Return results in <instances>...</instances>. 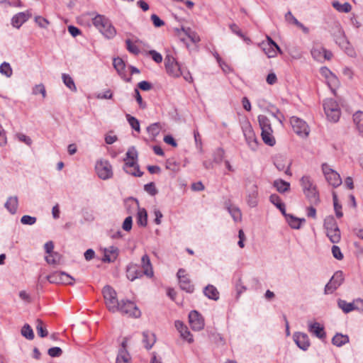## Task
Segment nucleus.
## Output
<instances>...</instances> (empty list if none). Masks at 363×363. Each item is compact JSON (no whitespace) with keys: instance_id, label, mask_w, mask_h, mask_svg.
<instances>
[{"instance_id":"43","label":"nucleus","mask_w":363,"mask_h":363,"mask_svg":"<svg viewBox=\"0 0 363 363\" xmlns=\"http://www.w3.org/2000/svg\"><path fill=\"white\" fill-rule=\"evenodd\" d=\"M162 127L160 123H155L147 128L148 133L154 138L160 134Z\"/></svg>"},{"instance_id":"21","label":"nucleus","mask_w":363,"mask_h":363,"mask_svg":"<svg viewBox=\"0 0 363 363\" xmlns=\"http://www.w3.org/2000/svg\"><path fill=\"white\" fill-rule=\"evenodd\" d=\"M141 262L142 267L143 269V273L145 274L147 277H152L153 270L149 256L147 255H144L141 258Z\"/></svg>"},{"instance_id":"37","label":"nucleus","mask_w":363,"mask_h":363,"mask_svg":"<svg viewBox=\"0 0 363 363\" xmlns=\"http://www.w3.org/2000/svg\"><path fill=\"white\" fill-rule=\"evenodd\" d=\"M337 305L345 313L354 311V301L352 303H347L345 300L339 299L337 301Z\"/></svg>"},{"instance_id":"57","label":"nucleus","mask_w":363,"mask_h":363,"mask_svg":"<svg viewBox=\"0 0 363 363\" xmlns=\"http://www.w3.org/2000/svg\"><path fill=\"white\" fill-rule=\"evenodd\" d=\"M35 21L38 25V26L43 28H47V27L50 24V22L48 19L40 16H36L35 18Z\"/></svg>"},{"instance_id":"1","label":"nucleus","mask_w":363,"mask_h":363,"mask_svg":"<svg viewBox=\"0 0 363 363\" xmlns=\"http://www.w3.org/2000/svg\"><path fill=\"white\" fill-rule=\"evenodd\" d=\"M300 184L306 198L311 205L317 206L320 202L317 186L309 176H303Z\"/></svg>"},{"instance_id":"58","label":"nucleus","mask_w":363,"mask_h":363,"mask_svg":"<svg viewBox=\"0 0 363 363\" xmlns=\"http://www.w3.org/2000/svg\"><path fill=\"white\" fill-rule=\"evenodd\" d=\"M33 94L37 95L41 94L43 98L46 96V91L45 86L43 84H39L35 86L33 89Z\"/></svg>"},{"instance_id":"42","label":"nucleus","mask_w":363,"mask_h":363,"mask_svg":"<svg viewBox=\"0 0 363 363\" xmlns=\"http://www.w3.org/2000/svg\"><path fill=\"white\" fill-rule=\"evenodd\" d=\"M113 65L117 72L120 75H123V70L125 67L124 61L120 57H116L113 59Z\"/></svg>"},{"instance_id":"27","label":"nucleus","mask_w":363,"mask_h":363,"mask_svg":"<svg viewBox=\"0 0 363 363\" xmlns=\"http://www.w3.org/2000/svg\"><path fill=\"white\" fill-rule=\"evenodd\" d=\"M273 186L276 188L277 191L281 194H284L290 190V184L282 179H276Z\"/></svg>"},{"instance_id":"36","label":"nucleus","mask_w":363,"mask_h":363,"mask_svg":"<svg viewBox=\"0 0 363 363\" xmlns=\"http://www.w3.org/2000/svg\"><path fill=\"white\" fill-rule=\"evenodd\" d=\"M324 228L325 230L335 229L340 230L335 218L332 216H327L324 220Z\"/></svg>"},{"instance_id":"19","label":"nucleus","mask_w":363,"mask_h":363,"mask_svg":"<svg viewBox=\"0 0 363 363\" xmlns=\"http://www.w3.org/2000/svg\"><path fill=\"white\" fill-rule=\"evenodd\" d=\"M262 49L269 58L277 56V52H281V49L277 43L265 44L262 43Z\"/></svg>"},{"instance_id":"26","label":"nucleus","mask_w":363,"mask_h":363,"mask_svg":"<svg viewBox=\"0 0 363 363\" xmlns=\"http://www.w3.org/2000/svg\"><path fill=\"white\" fill-rule=\"evenodd\" d=\"M325 179L328 182L334 187L340 186L342 183L340 174L335 171L330 172V173L325 177Z\"/></svg>"},{"instance_id":"41","label":"nucleus","mask_w":363,"mask_h":363,"mask_svg":"<svg viewBox=\"0 0 363 363\" xmlns=\"http://www.w3.org/2000/svg\"><path fill=\"white\" fill-rule=\"evenodd\" d=\"M332 5L337 11L340 12L349 13L352 9L351 5L347 2L342 4L338 1H333Z\"/></svg>"},{"instance_id":"44","label":"nucleus","mask_w":363,"mask_h":363,"mask_svg":"<svg viewBox=\"0 0 363 363\" xmlns=\"http://www.w3.org/2000/svg\"><path fill=\"white\" fill-rule=\"evenodd\" d=\"M21 335L26 339L31 340L34 338L33 330L28 324H25L21 330Z\"/></svg>"},{"instance_id":"14","label":"nucleus","mask_w":363,"mask_h":363,"mask_svg":"<svg viewBox=\"0 0 363 363\" xmlns=\"http://www.w3.org/2000/svg\"><path fill=\"white\" fill-rule=\"evenodd\" d=\"M294 339L300 349L306 350L308 348L310 342L309 338L306 333H297L294 335Z\"/></svg>"},{"instance_id":"59","label":"nucleus","mask_w":363,"mask_h":363,"mask_svg":"<svg viewBox=\"0 0 363 363\" xmlns=\"http://www.w3.org/2000/svg\"><path fill=\"white\" fill-rule=\"evenodd\" d=\"M74 279L69 274L62 272V282L63 284L73 285Z\"/></svg>"},{"instance_id":"63","label":"nucleus","mask_w":363,"mask_h":363,"mask_svg":"<svg viewBox=\"0 0 363 363\" xmlns=\"http://www.w3.org/2000/svg\"><path fill=\"white\" fill-rule=\"evenodd\" d=\"M133 218L132 216H128L123 221L122 228L125 231H130L132 229Z\"/></svg>"},{"instance_id":"62","label":"nucleus","mask_w":363,"mask_h":363,"mask_svg":"<svg viewBox=\"0 0 363 363\" xmlns=\"http://www.w3.org/2000/svg\"><path fill=\"white\" fill-rule=\"evenodd\" d=\"M125 43H126V45H127V49L130 52L135 54V55H138L139 53L140 50H139L138 48L136 45H133L131 43L130 40H129V39L126 40Z\"/></svg>"},{"instance_id":"50","label":"nucleus","mask_w":363,"mask_h":363,"mask_svg":"<svg viewBox=\"0 0 363 363\" xmlns=\"http://www.w3.org/2000/svg\"><path fill=\"white\" fill-rule=\"evenodd\" d=\"M228 210L235 221L237 222L241 220L242 213L238 208L230 206L228 208Z\"/></svg>"},{"instance_id":"3","label":"nucleus","mask_w":363,"mask_h":363,"mask_svg":"<svg viewBox=\"0 0 363 363\" xmlns=\"http://www.w3.org/2000/svg\"><path fill=\"white\" fill-rule=\"evenodd\" d=\"M323 108L329 121L336 123L339 121L341 111L336 101L333 99H327L323 103Z\"/></svg>"},{"instance_id":"45","label":"nucleus","mask_w":363,"mask_h":363,"mask_svg":"<svg viewBox=\"0 0 363 363\" xmlns=\"http://www.w3.org/2000/svg\"><path fill=\"white\" fill-rule=\"evenodd\" d=\"M325 52V48L321 46L314 47L311 50V55L314 59L318 61L323 60V54Z\"/></svg>"},{"instance_id":"25","label":"nucleus","mask_w":363,"mask_h":363,"mask_svg":"<svg viewBox=\"0 0 363 363\" xmlns=\"http://www.w3.org/2000/svg\"><path fill=\"white\" fill-rule=\"evenodd\" d=\"M308 330L310 333L314 334L317 337L323 339L325 337V333L323 327L318 323H314L309 325Z\"/></svg>"},{"instance_id":"24","label":"nucleus","mask_w":363,"mask_h":363,"mask_svg":"<svg viewBox=\"0 0 363 363\" xmlns=\"http://www.w3.org/2000/svg\"><path fill=\"white\" fill-rule=\"evenodd\" d=\"M353 122L359 133L363 137V112L357 111L353 115Z\"/></svg>"},{"instance_id":"22","label":"nucleus","mask_w":363,"mask_h":363,"mask_svg":"<svg viewBox=\"0 0 363 363\" xmlns=\"http://www.w3.org/2000/svg\"><path fill=\"white\" fill-rule=\"evenodd\" d=\"M155 342L156 337L154 333L149 331H145L143 333V342L147 350L151 349Z\"/></svg>"},{"instance_id":"12","label":"nucleus","mask_w":363,"mask_h":363,"mask_svg":"<svg viewBox=\"0 0 363 363\" xmlns=\"http://www.w3.org/2000/svg\"><path fill=\"white\" fill-rule=\"evenodd\" d=\"M167 72L172 77H177L181 74L180 67L174 57L167 55L164 60Z\"/></svg>"},{"instance_id":"55","label":"nucleus","mask_w":363,"mask_h":363,"mask_svg":"<svg viewBox=\"0 0 363 363\" xmlns=\"http://www.w3.org/2000/svg\"><path fill=\"white\" fill-rule=\"evenodd\" d=\"M15 136L20 142H22L28 146L31 145L33 143L32 139L29 136H27L23 133H18L16 134Z\"/></svg>"},{"instance_id":"38","label":"nucleus","mask_w":363,"mask_h":363,"mask_svg":"<svg viewBox=\"0 0 363 363\" xmlns=\"http://www.w3.org/2000/svg\"><path fill=\"white\" fill-rule=\"evenodd\" d=\"M130 357L126 350L120 349L116 363H130Z\"/></svg>"},{"instance_id":"16","label":"nucleus","mask_w":363,"mask_h":363,"mask_svg":"<svg viewBox=\"0 0 363 363\" xmlns=\"http://www.w3.org/2000/svg\"><path fill=\"white\" fill-rule=\"evenodd\" d=\"M175 327L179 332L181 337L189 343L194 341L192 335L188 328L180 320L175 321Z\"/></svg>"},{"instance_id":"54","label":"nucleus","mask_w":363,"mask_h":363,"mask_svg":"<svg viewBox=\"0 0 363 363\" xmlns=\"http://www.w3.org/2000/svg\"><path fill=\"white\" fill-rule=\"evenodd\" d=\"M60 259V255L57 252H53L45 257V260L48 264H57Z\"/></svg>"},{"instance_id":"8","label":"nucleus","mask_w":363,"mask_h":363,"mask_svg":"<svg viewBox=\"0 0 363 363\" xmlns=\"http://www.w3.org/2000/svg\"><path fill=\"white\" fill-rule=\"evenodd\" d=\"M290 123L294 131L301 137L306 138L309 135V128L307 123L302 119L292 116L290 118Z\"/></svg>"},{"instance_id":"34","label":"nucleus","mask_w":363,"mask_h":363,"mask_svg":"<svg viewBox=\"0 0 363 363\" xmlns=\"http://www.w3.org/2000/svg\"><path fill=\"white\" fill-rule=\"evenodd\" d=\"M108 21L109 20L102 15H97L93 18V24L99 30L105 28L106 24H107Z\"/></svg>"},{"instance_id":"48","label":"nucleus","mask_w":363,"mask_h":363,"mask_svg":"<svg viewBox=\"0 0 363 363\" xmlns=\"http://www.w3.org/2000/svg\"><path fill=\"white\" fill-rule=\"evenodd\" d=\"M36 330L38 332V335L40 337H45L48 335V332L47 329L44 327V323L40 319L36 320Z\"/></svg>"},{"instance_id":"40","label":"nucleus","mask_w":363,"mask_h":363,"mask_svg":"<svg viewBox=\"0 0 363 363\" xmlns=\"http://www.w3.org/2000/svg\"><path fill=\"white\" fill-rule=\"evenodd\" d=\"M165 167L172 172H177L180 169L181 162L177 160H165Z\"/></svg>"},{"instance_id":"15","label":"nucleus","mask_w":363,"mask_h":363,"mask_svg":"<svg viewBox=\"0 0 363 363\" xmlns=\"http://www.w3.org/2000/svg\"><path fill=\"white\" fill-rule=\"evenodd\" d=\"M123 169L128 174L135 177H140L143 175V172H140L139 169L137 160H128V162L124 164Z\"/></svg>"},{"instance_id":"52","label":"nucleus","mask_w":363,"mask_h":363,"mask_svg":"<svg viewBox=\"0 0 363 363\" xmlns=\"http://www.w3.org/2000/svg\"><path fill=\"white\" fill-rule=\"evenodd\" d=\"M0 73L7 77H10L13 74V70L8 62H3L0 65Z\"/></svg>"},{"instance_id":"46","label":"nucleus","mask_w":363,"mask_h":363,"mask_svg":"<svg viewBox=\"0 0 363 363\" xmlns=\"http://www.w3.org/2000/svg\"><path fill=\"white\" fill-rule=\"evenodd\" d=\"M62 272H55L52 274L46 277V279L50 283L52 284H61L62 282Z\"/></svg>"},{"instance_id":"9","label":"nucleus","mask_w":363,"mask_h":363,"mask_svg":"<svg viewBox=\"0 0 363 363\" xmlns=\"http://www.w3.org/2000/svg\"><path fill=\"white\" fill-rule=\"evenodd\" d=\"M344 277L341 271L336 272L330 281L325 285V294L333 293L343 282Z\"/></svg>"},{"instance_id":"30","label":"nucleus","mask_w":363,"mask_h":363,"mask_svg":"<svg viewBox=\"0 0 363 363\" xmlns=\"http://www.w3.org/2000/svg\"><path fill=\"white\" fill-rule=\"evenodd\" d=\"M143 274L138 270L137 265H130L127 269V277L130 281H134L135 279L140 277Z\"/></svg>"},{"instance_id":"31","label":"nucleus","mask_w":363,"mask_h":363,"mask_svg":"<svg viewBox=\"0 0 363 363\" xmlns=\"http://www.w3.org/2000/svg\"><path fill=\"white\" fill-rule=\"evenodd\" d=\"M5 207L12 214L16 213L18 207V198L17 196H11L8 199L5 203Z\"/></svg>"},{"instance_id":"20","label":"nucleus","mask_w":363,"mask_h":363,"mask_svg":"<svg viewBox=\"0 0 363 363\" xmlns=\"http://www.w3.org/2000/svg\"><path fill=\"white\" fill-rule=\"evenodd\" d=\"M320 74L326 80L327 84L330 87L335 86L338 82L337 78L334 75L327 67H322L320 69Z\"/></svg>"},{"instance_id":"64","label":"nucleus","mask_w":363,"mask_h":363,"mask_svg":"<svg viewBox=\"0 0 363 363\" xmlns=\"http://www.w3.org/2000/svg\"><path fill=\"white\" fill-rule=\"evenodd\" d=\"M332 253L333 257L337 259L342 260L343 259V255L338 246L333 245L332 247Z\"/></svg>"},{"instance_id":"2","label":"nucleus","mask_w":363,"mask_h":363,"mask_svg":"<svg viewBox=\"0 0 363 363\" xmlns=\"http://www.w3.org/2000/svg\"><path fill=\"white\" fill-rule=\"evenodd\" d=\"M258 121L262 130L261 135L262 140L267 145L272 146L275 144V138L272 135L273 130L269 119L264 116H258Z\"/></svg>"},{"instance_id":"13","label":"nucleus","mask_w":363,"mask_h":363,"mask_svg":"<svg viewBox=\"0 0 363 363\" xmlns=\"http://www.w3.org/2000/svg\"><path fill=\"white\" fill-rule=\"evenodd\" d=\"M243 134L245 137L247 144L255 148L257 146V138L249 122H245L242 125Z\"/></svg>"},{"instance_id":"61","label":"nucleus","mask_w":363,"mask_h":363,"mask_svg":"<svg viewBox=\"0 0 363 363\" xmlns=\"http://www.w3.org/2000/svg\"><path fill=\"white\" fill-rule=\"evenodd\" d=\"M144 189L148 194H150L152 196H155L157 194V190L153 182H150L149 184H145Z\"/></svg>"},{"instance_id":"5","label":"nucleus","mask_w":363,"mask_h":363,"mask_svg":"<svg viewBox=\"0 0 363 363\" xmlns=\"http://www.w3.org/2000/svg\"><path fill=\"white\" fill-rule=\"evenodd\" d=\"M246 202L250 208H255L259 203V193L257 185L251 181H247L246 184Z\"/></svg>"},{"instance_id":"4","label":"nucleus","mask_w":363,"mask_h":363,"mask_svg":"<svg viewBox=\"0 0 363 363\" xmlns=\"http://www.w3.org/2000/svg\"><path fill=\"white\" fill-rule=\"evenodd\" d=\"M102 293L108 311L112 313L118 311L120 301L117 299L116 291L107 285L104 287Z\"/></svg>"},{"instance_id":"39","label":"nucleus","mask_w":363,"mask_h":363,"mask_svg":"<svg viewBox=\"0 0 363 363\" xmlns=\"http://www.w3.org/2000/svg\"><path fill=\"white\" fill-rule=\"evenodd\" d=\"M286 219L289 225L294 229H298L301 227V223L306 221L304 218H298L291 215H289Z\"/></svg>"},{"instance_id":"10","label":"nucleus","mask_w":363,"mask_h":363,"mask_svg":"<svg viewBox=\"0 0 363 363\" xmlns=\"http://www.w3.org/2000/svg\"><path fill=\"white\" fill-rule=\"evenodd\" d=\"M177 275L180 288L188 293H192L194 290V286L191 284L189 276L186 274V271L184 269H179Z\"/></svg>"},{"instance_id":"28","label":"nucleus","mask_w":363,"mask_h":363,"mask_svg":"<svg viewBox=\"0 0 363 363\" xmlns=\"http://www.w3.org/2000/svg\"><path fill=\"white\" fill-rule=\"evenodd\" d=\"M203 293L208 298L213 300H218L219 298V293L217 289L211 284H208L204 288Z\"/></svg>"},{"instance_id":"11","label":"nucleus","mask_w":363,"mask_h":363,"mask_svg":"<svg viewBox=\"0 0 363 363\" xmlns=\"http://www.w3.org/2000/svg\"><path fill=\"white\" fill-rule=\"evenodd\" d=\"M189 321L193 330L200 331L204 328V319L196 311H192L189 315Z\"/></svg>"},{"instance_id":"18","label":"nucleus","mask_w":363,"mask_h":363,"mask_svg":"<svg viewBox=\"0 0 363 363\" xmlns=\"http://www.w3.org/2000/svg\"><path fill=\"white\" fill-rule=\"evenodd\" d=\"M31 16L29 11L20 12L15 15L11 20V24L13 27L19 28L23 23L28 21Z\"/></svg>"},{"instance_id":"35","label":"nucleus","mask_w":363,"mask_h":363,"mask_svg":"<svg viewBox=\"0 0 363 363\" xmlns=\"http://www.w3.org/2000/svg\"><path fill=\"white\" fill-rule=\"evenodd\" d=\"M326 235L329 238L331 242L338 243L341 238L340 230L331 229L325 230Z\"/></svg>"},{"instance_id":"32","label":"nucleus","mask_w":363,"mask_h":363,"mask_svg":"<svg viewBox=\"0 0 363 363\" xmlns=\"http://www.w3.org/2000/svg\"><path fill=\"white\" fill-rule=\"evenodd\" d=\"M100 32L107 38H113L116 34V30L111 25L110 21L106 24L105 28L100 30Z\"/></svg>"},{"instance_id":"49","label":"nucleus","mask_w":363,"mask_h":363,"mask_svg":"<svg viewBox=\"0 0 363 363\" xmlns=\"http://www.w3.org/2000/svg\"><path fill=\"white\" fill-rule=\"evenodd\" d=\"M125 116L131 128L139 133L140 131L139 121L134 116H130V114H126Z\"/></svg>"},{"instance_id":"6","label":"nucleus","mask_w":363,"mask_h":363,"mask_svg":"<svg viewBox=\"0 0 363 363\" xmlns=\"http://www.w3.org/2000/svg\"><path fill=\"white\" fill-rule=\"evenodd\" d=\"M118 311L133 318H139L141 315V312L135 303L129 300H121Z\"/></svg>"},{"instance_id":"60","label":"nucleus","mask_w":363,"mask_h":363,"mask_svg":"<svg viewBox=\"0 0 363 363\" xmlns=\"http://www.w3.org/2000/svg\"><path fill=\"white\" fill-rule=\"evenodd\" d=\"M36 220H37V219L35 217H33V216H28V215L22 216V218L21 219V222L23 225H30L35 224Z\"/></svg>"},{"instance_id":"17","label":"nucleus","mask_w":363,"mask_h":363,"mask_svg":"<svg viewBox=\"0 0 363 363\" xmlns=\"http://www.w3.org/2000/svg\"><path fill=\"white\" fill-rule=\"evenodd\" d=\"M118 247L114 246L104 249V255L102 261L108 263L114 262L118 257Z\"/></svg>"},{"instance_id":"56","label":"nucleus","mask_w":363,"mask_h":363,"mask_svg":"<svg viewBox=\"0 0 363 363\" xmlns=\"http://www.w3.org/2000/svg\"><path fill=\"white\" fill-rule=\"evenodd\" d=\"M48 354L51 357H59L62 354V350L59 347H53L48 350Z\"/></svg>"},{"instance_id":"53","label":"nucleus","mask_w":363,"mask_h":363,"mask_svg":"<svg viewBox=\"0 0 363 363\" xmlns=\"http://www.w3.org/2000/svg\"><path fill=\"white\" fill-rule=\"evenodd\" d=\"M62 80L64 84L72 91H76L77 88L75 86L74 82L72 77L67 74H63L62 76Z\"/></svg>"},{"instance_id":"29","label":"nucleus","mask_w":363,"mask_h":363,"mask_svg":"<svg viewBox=\"0 0 363 363\" xmlns=\"http://www.w3.org/2000/svg\"><path fill=\"white\" fill-rule=\"evenodd\" d=\"M274 164L279 171H284L286 174L291 175L290 172L291 162L289 160H275Z\"/></svg>"},{"instance_id":"51","label":"nucleus","mask_w":363,"mask_h":363,"mask_svg":"<svg viewBox=\"0 0 363 363\" xmlns=\"http://www.w3.org/2000/svg\"><path fill=\"white\" fill-rule=\"evenodd\" d=\"M214 162H216V164L218 166V169L220 170L225 171V169H227L230 172L234 171V169L228 160H214Z\"/></svg>"},{"instance_id":"47","label":"nucleus","mask_w":363,"mask_h":363,"mask_svg":"<svg viewBox=\"0 0 363 363\" xmlns=\"http://www.w3.org/2000/svg\"><path fill=\"white\" fill-rule=\"evenodd\" d=\"M333 200L336 216L337 218H342L343 216L341 211L342 206L338 203L337 196L335 192L333 193Z\"/></svg>"},{"instance_id":"7","label":"nucleus","mask_w":363,"mask_h":363,"mask_svg":"<svg viewBox=\"0 0 363 363\" xmlns=\"http://www.w3.org/2000/svg\"><path fill=\"white\" fill-rule=\"evenodd\" d=\"M95 170L98 177L106 180L112 177L113 169L108 160H98L95 164Z\"/></svg>"},{"instance_id":"23","label":"nucleus","mask_w":363,"mask_h":363,"mask_svg":"<svg viewBox=\"0 0 363 363\" xmlns=\"http://www.w3.org/2000/svg\"><path fill=\"white\" fill-rule=\"evenodd\" d=\"M138 211L137 213V223L138 225L145 227L147 223V213L145 208H140L138 202L136 200Z\"/></svg>"},{"instance_id":"33","label":"nucleus","mask_w":363,"mask_h":363,"mask_svg":"<svg viewBox=\"0 0 363 363\" xmlns=\"http://www.w3.org/2000/svg\"><path fill=\"white\" fill-rule=\"evenodd\" d=\"M349 342V337L340 333H337L332 339L334 345L341 347Z\"/></svg>"}]
</instances>
